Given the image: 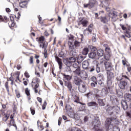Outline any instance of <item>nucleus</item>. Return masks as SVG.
I'll use <instances>...</instances> for the list:
<instances>
[{"label":"nucleus","instance_id":"1","mask_svg":"<svg viewBox=\"0 0 131 131\" xmlns=\"http://www.w3.org/2000/svg\"><path fill=\"white\" fill-rule=\"evenodd\" d=\"M40 82V80L37 77H35L32 79L31 85L33 90L34 91L35 94H37V93H38L37 89H39Z\"/></svg>","mask_w":131,"mask_h":131},{"label":"nucleus","instance_id":"2","mask_svg":"<svg viewBox=\"0 0 131 131\" xmlns=\"http://www.w3.org/2000/svg\"><path fill=\"white\" fill-rule=\"evenodd\" d=\"M12 73L11 74V77L7 79V81L5 82L4 84V86H5V89L8 93V95H10V87H9V81H11L10 84L13 85L14 83H15V81H14V78L13 76H12Z\"/></svg>","mask_w":131,"mask_h":131},{"label":"nucleus","instance_id":"3","mask_svg":"<svg viewBox=\"0 0 131 131\" xmlns=\"http://www.w3.org/2000/svg\"><path fill=\"white\" fill-rule=\"evenodd\" d=\"M66 110L67 111V113L68 116H69L71 118L74 117V114H75V113H74V111L72 110V107H71L70 105H66Z\"/></svg>","mask_w":131,"mask_h":131},{"label":"nucleus","instance_id":"4","mask_svg":"<svg viewBox=\"0 0 131 131\" xmlns=\"http://www.w3.org/2000/svg\"><path fill=\"white\" fill-rule=\"evenodd\" d=\"M77 22L79 26L80 25H82L83 27H86L88 26V24H89V20L82 17H79Z\"/></svg>","mask_w":131,"mask_h":131},{"label":"nucleus","instance_id":"5","mask_svg":"<svg viewBox=\"0 0 131 131\" xmlns=\"http://www.w3.org/2000/svg\"><path fill=\"white\" fill-rule=\"evenodd\" d=\"M19 18H20V17H10V20L8 23V25H9L10 28H11V29H13L14 28V27H15V25L16 24L15 23V20H16V19H17V20H18V19H19Z\"/></svg>","mask_w":131,"mask_h":131},{"label":"nucleus","instance_id":"6","mask_svg":"<svg viewBox=\"0 0 131 131\" xmlns=\"http://www.w3.org/2000/svg\"><path fill=\"white\" fill-rule=\"evenodd\" d=\"M25 93L27 96L29 103L31 104V103H32V101H31V94H30V90H29L28 88H26L25 89Z\"/></svg>","mask_w":131,"mask_h":131},{"label":"nucleus","instance_id":"7","mask_svg":"<svg viewBox=\"0 0 131 131\" xmlns=\"http://www.w3.org/2000/svg\"><path fill=\"white\" fill-rule=\"evenodd\" d=\"M115 120V119H113L112 118H107L105 121V127L106 129H109L110 126L111 125V123L113 122Z\"/></svg>","mask_w":131,"mask_h":131},{"label":"nucleus","instance_id":"8","mask_svg":"<svg viewBox=\"0 0 131 131\" xmlns=\"http://www.w3.org/2000/svg\"><path fill=\"white\" fill-rule=\"evenodd\" d=\"M95 4H96V1L95 0H89V3L87 4L84 5V8H89V9H92L94 8L95 6Z\"/></svg>","mask_w":131,"mask_h":131},{"label":"nucleus","instance_id":"9","mask_svg":"<svg viewBox=\"0 0 131 131\" xmlns=\"http://www.w3.org/2000/svg\"><path fill=\"white\" fill-rule=\"evenodd\" d=\"M118 85L121 90H124L127 86V82L126 81H120Z\"/></svg>","mask_w":131,"mask_h":131},{"label":"nucleus","instance_id":"10","mask_svg":"<svg viewBox=\"0 0 131 131\" xmlns=\"http://www.w3.org/2000/svg\"><path fill=\"white\" fill-rule=\"evenodd\" d=\"M78 90L80 93H85L86 92V87L84 82L82 83V85H79Z\"/></svg>","mask_w":131,"mask_h":131},{"label":"nucleus","instance_id":"11","mask_svg":"<svg viewBox=\"0 0 131 131\" xmlns=\"http://www.w3.org/2000/svg\"><path fill=\"white\" fill-rule=\"evenodd\" d=\"M104 66L106 71H111L112 70V63L111 62L106 61L104 62Z\"/></svg>","mask_w":131,"mask_h":131},{"label":"nucleus","instance_id":"12","mask_svg":"<svg viewBox=\"0 0 131 131\" xmlns=\"http://www.w3.org/2000/svg\"><path fill=\"white\" fill-rule=\"evenodd\" d=\"M73 57H70L69 58L70 59V61L71 62V64H72V63L75 62V61H76V57H77V53L76 52H75L74 53H72Z\"/></svg>","mask_w":131,"mask_h":131},{"label":"nucleus","instance_id":"13","mask_svg":"<svg viewBox=\"0 0 131 131\" xmlns=\"http://www.w3.org/2000/svg\"><path fill=\"white\" fill-rule=\"evenodd\" d=\"M110 100L112 101L113 105H117L119 103V100L115 96L111 95L110 96Z\"/></svg>","mask_w":131,"mask_h":131},{"label":"nucleus","instance_id":"14","mask_svg":"<svg viewBox=\"0 0 131 131\" xmlns=\"http://www.w3.org/2000/svg\"><path fill=\"white\" fill-rule=\"evenodd\" d=\"M54 57L55 58L56 61L57 62L59 65V69H62V65H63V62H62V59L59 58L58 55H55Z\"/></svg>","mask_w":131,"mask_h":131},{"label":"nucleus","instance_id":"15","mask_svg":"<svg viewBox=\"0 0 131 131\" xmlns=\"http://www.w3.org/2000/svg\"><path fill=\"white\" fill-rule=\"evenodd\" d=\"M62 61L68 67H70V66L72 65V63H71V62L70 61V59L68 58H63Z\"/></svg>","mask_w":131,"mask_h":131},{"label":"nucleus","instance_id":"16","mask_svg":"<svg viewBox=\"0 0 131 131\" xmlns=\"http://www.w3.org/2000/svg\"><path fill=\"white\" fill-rule=\"evenodd\" d=\"M74 80V83L76 85H80V83H82L83 82L81 79L77 77H75Z\"/></svg>","mask_w":131,"mask_h":131},{"label":"nucleus","instance_id":"17","mask_svg":"<svg viewBox=\"0 0 131 131\" xmlns=\"http://www.w3.org/2000/svg\"><path fill=\"white\" fill-rule=\"evenodd\" d=\"M37 127L39 130L41 131L45 129V127L43 126V124H42V122H40L39 120H38L37 122Z\"/></svg>","mask_w":131,"mask_h":131},{"label":"nucleus","instance_id":"18","mask_svg":"<svg viewBox=\"0 0 131 131\" xmlns=\"http://www.w3.org/2000/svg\"><path fill=\"white\" fill-rule=\"evenodd\" d=\"M73 100L75 103L80 104L81 105H85V104L82 103L79 101V97L77 96V95H75L73 97Z\"/></svg>","mask_w":131,"mask_h":131},{"label":"nucleus","instance_id":"19","mask_svg":"<svg viewBox=\"0 0 131 131\" xmlns=\"http://www.w3.org/2000/svg\"><path fill=\"white\" fill-rule=\"evenodd\" d=\"M89 66H90V62L88 60H84L82 63V67L83 69H89Z\"/></svg>","mask_w":131,"mask_h":131},{"label":"nucleus","instance_id":"20","mask_svg":"<svg viewBox=\"0 0 131 131\" xmlns=\"http://www.w3.org/2000/svg\"><path fill=\"white\" fill-rule=\"evenodd\" d=\"M93 27H94V24H91L86 29L84 30V32H86V31H88V32L92 34V32L93 31Z\"/></svg>","mask_w":131,"mask_h":131},{"label":"nucleus","instance_id":"21","mask_svg":"<svg viewBox=\"0 0 131 131\" xmlns=\"http://www.w3.org/2000/svg\"><path fill=\"white\" fill-rule=\"evenodd\" d=\"M76 59L77 60L78 64H80V63L84 60V57H83L82 55L79 54L78 56H76Z\"/></svg>","mask_w":131,"mask_h":131},{"label":"nucleus","instance_id":"22","mask_svg":"<svg viewBox=\"0 0 131 131\" xmlns=\"http://www.w3.org/2000/svg\"><path fill=\"white\" fill-rule=\"evenodd\" d=\"M48 65H49L48 62H45L43 65L39 64L38 66V69H39V70H42V71H45V68H47ZM43 67H45V68H43Z\"/></svg>","mask_w":131,"mask_h":131},{"label":"nucleus","instance_id":"23","mask_svg":"<svg viewBox=\"0 0 131 131\" xmlns=\"http://www.w3.org/2000/svg\"><path fill=\"white\" fill-rule=\"evenodd\" d=\"M39 47L41 48V49H43V50H47L48 48V42L45 41V42H39Z\"/></svg>","mask_w":131,"mask_h":131},{"label":"nucleus","instance_id":"24","mask_svg":"<svg viewBox=\"0 0 131 131\" xmlns=\"http://www.w3.org/2000/svg\"><path fill=\"white\" fill-rule=\"evenodd\" d=\"M122 107L124 110H126L127 108H128V106L127 105V101L125 100H122L121 102Z\"/></svg>","mask_w":131,"mask_h":131},{"label":"nucleus","instance_id":"25","mask_svg":"<svg viewBox=\"0 0 131 131\" xmlns=\"http://www.w3.org/2000/svg\"><path fill=\"white\" fill-rule=\"evenodd\" d=\"M125 35L126 37L129 38L131 37V28L130 27H127V29H126Z\"/></svg>","mask_w":131,"mask_h":131},{"label":"nucleus","instance_id":"26","mask_svg":"<svg viewBox=\"0 0 131 131\" xmlns=\"http://www.w3.org/2000/svg\"><path fill=\"white\" fill-rule=\"evenodd\" d=\"M93 125L94 126L96 125V126H100L101 125V121L99 117H97L95 119V120L93 121Z\"/></svg>","mask_w":131,"mask_h":131},{"label":"nucleus","instance_id":"27","mask_svg":"<svg viewBox=\"0 0 131 131\" xmlns=\"http://www.w3.org/2000/svg\"><path fill=\"white\" fill-rule=\"evenodd\" d=\"M62 75L63 76V78L64 80H66L67 81H69V80H71L72 79V77L69 75H66L64 73L62 74Z\"/></svg>","mask_w":131,"mask_h":131},{"label":"nucleus","instance_id":"28","mask_svg":"<svg viewBox=\"0 0 131 131\" xmlns=\"http://www.w3.org/2000/svg\"><path fill=\"white\" fill-rule=\"evenodd\" d=\"M107 79L112 80V79L114 78V73H112V72H110V71H107Z\"/></svg>","mask_w":131,"mask_h":131},{"label":"nucleus","instance_id":"29","mask_svg":"<svg viewBox=\"0 0 131 131\" xmlns=\"http://www.w3.org/2000/svg\"><path fill=\"white\" fill-rule=\"evenodd\" d=\"M97 104L100 107H103L106 105L103 99H98V100H97Z\"/></svg>","mask_w":131,"mask_h":131},{"label":"nucleus","instance_id":"30","mask_svg":"<svg viewBox=\"0 0 131 131\" xmlns=\"http://www.w3.org/2000/svg\"><path fill=\"white\" fill-rule=\"evenodd\" d=\"M9 118H10V115L8 114H5L2 116V121L3 122H6Z\"/></svg>","mask_w":131,"mask_h":131},{"label":"nucleus","instance_id":"31","mask_svg":"<svg viewBox=\"0 0 131 131\" xmlns=\"http://www.w3.org/2000/svg\"><path fill=\"white\" fill-rule=\"evenodd\" d=\"M88 107H98V103L95 101H91L87 103Z\"/></svg>","mask_w":131,"mask_h":131},{"label":"nucleus","instance_id":"32","mask_svg":"<svg viewBox=\"0 0 131 131\" xmlns=\"http://www.w3.org/2000/svg\"><path fill=\"white\" fill-rule=\"evenodd\" d=\"M9 125V126H14L16 130H17V125H16V122H15V120H10Z\"/></svg>","mask_w":131,"mask_h":131},{"label":"nucleus","instance_id":"33","mask_svg":"<svg viewBox=\"0 0 131 131\" xmlns=\"http://www.w3.org/2000/svg\"><path fill=\"white\" fill-rule=\"evenodd\" d=\"M96 56H97V53L94 51H91V53L89 54V57L91 59H95V58H96Z\"/></svg>","mask_w":131,"mask_h":131},{"label":"nucleus","instance_id":"34","mask_svg":"<svg viewBox=\"0 0 131 131\" xmlns=\"http://www.w3.org/2000/svg\"><path fill=\"white\" fill-rule=\"evenodd\" d=\"M68 46H69V50L70 51H72L74 50V45H73V43L70 41H68Z\"/></svg>","mask_w":131,"mask_h":131},{"label":"nucleus","instance_id":"35","mask_svg":"<svg viewBox=\"0 0 131 131\" xmlns=\"http://www.w3.org/2000/svg\"><path fill=\"white\" fill-rule=\"evenodd\" d=\"M81 72V70L80 69V67H78L75 71H73V73L75 75H78L79 76V75H80V72Z\"/></svg>","mask_w":131,"mask_h":131},{"label":"nucleus","instance_id":"36","mask_svg":"<svg viewBox=\"0 0 131 131\" xmlns=\"http://www.w3.org/2000/svg\"><path fill=\"white\" fill-rule=\"evenodd\" d=\"M104 54H105V52L102 49H99L97 51V55L98 57H103Z\"/></svg>","mask_w":131,"mask_h":131},{"label":"nucleus","instance_id":"37","mask_svg":"<svg viewBox=\"0 0 131 131\" xmlns=\"http://www.w3.org/2000/svg\"><path fill=\"white\" fill-rule=\"evenodd\" d=\"M49 21H50V22H52V21H54V23H55V22H57V21H58V24L59 25H60V24H61V17H58L57 19H56L55 18H51L49 20Z\"/></svg>","mask_w":131,"mask_h":131},{"label":"nucleus","instance_id":"38","mask_svg":"<svg viewBox=\"0 0 131 131\" xmlns=\"http://www.w3.org/2000/svg\"><path fill=\"white\" fill-rule=\"evenodd\" d=\"M79 76H80L81 78H84L86 76V72L84 70L81 71Z\"/></svg>","mask_w":131,"mask_h":131},{"label":"nucleus","instance_id":"39","mask_svg":"<svg viewBox=\"0 0 131 131\" xmlns=\"http://www.w3.org/2000/svg\"><path fill=\"white\" fill-rule=\"evenodd\" d=\"M27 6V1H24L19 3V6L20 8H25Z\"/></svg>","mask_w":131,"mask_h":131},{"label":"nucleus","instance_id":"40","mask_svg":"<svg viewBox=\"0 0 131 131\" xmlns=\"http://www.w3.org/2000/svg\"><path fill=\"white\" fill-rule=\"evenodd\" d=\"M82 54L84 56H86L89 54V48L88 47L83 48L82 51Z\"/></svg>","mask_w":131,"mask_h":131},{"label":"nucleus","instance_id":"41","mask_svg":"<svg viewBox=\"0 0 131 131\" xmlns=\"http://www.w3.org/2000/svg\"><path fill=\"white\" fill-rule=\"evenodd\" d=\"M125 99L126 102H131V94H126L125 96Z\"/></svg>","mask_w":131,"mask_h":131},{"label":"nucleus","instance_id":"42","mask_svg":"<svg viewBox=\"0 0 131 131\" xmlns=\"http://www.w3.org/2000/svg\"><path fill=\"white\" fill-rule=\"evenodd\" d=\"M9 19L7 17H0V22H5V23H7L8 22Z\"/></svg>","mask_w":131,"mask_h":131},{"label":"nucleus","instance_id":"43","mask_svg":"<svg viewBox=\"0 0 131 131\" xmlns=\"http://www.w3.org/2000/svg\"><path fill=\"white\" fill-rule=\"evenodd\" d=\"M38 40L39 43V42H45V36H41L39 37V38H37L36 40Z\"/></svg>","mask_w":131,"mask_h":131},{"label":"nucleus","instance_id":"44","mask_svg":"<svg viewBox=\"0 0 131 131\" xmlns=\"http://www.w3.org/2000/svg\"><path fill=\"white\" fill-rule=\"evenodd\" d=\"M94 131H103V128L100 126L95 125L93 127Z\"/></svg>","mask_w":131,"mask_h":131},{"label":"nucleus","instance_id":"45","mask_svg":"<svg viewBox=\"0 0 131 131\" xmlns=\"http://www.w3.org/2000/svg\"><path fill=\"white\" fill-rule=\"evenodd\" d=\"M111 85H112V80H109L107 79V88L108 90H110V89H111Z\"/></svg>","mask_w":131,"mask_h":131},{"label":"nucleus","instance_id":"46","mask_svg":"<svg viewBox=\"0 0 131 131\" xmlns=\"http://www.w3.org/2000/svg\"><path fill=\"white\" fill-rule=\"evenodd\" d=\"M101 22L104 24L108 22V18L106 17H101L100 18Z\"/></svg>","mask_w":131,"mask_h":131},{"label":"nucleus","instance_id":"47","mask_svg":"<svg viewBox=\"0 0 131 131\" xmlns=\"http://www.w3.org/2000/svg\"><path fill=\"white\" fill-rule=\"evenodd\" d=\"M120 27H121V29H122V30H126V29H127V27H130V26H128L127 25H122V24H120Z\"/></svg>","mask_w":131,"mask_h":131},{"label":"nucleus","instance_id":"48","mask_svg":"<svg viewBox=\"0 0 131 131\" xmlns=\"http://www.w3.org/2000/svg\"><path fill=\"white\" fill-rule=\"evenodd\" d=\"M74 47H75V49H77V48H79V47H80V42L77 40H75Z\"/></svg>","mask_w":131,"mask_h":131},{"label":"nucleus","instance_id":"49","mask_svg":"<svg viewBox=\"0 0 131 131\" xmlns=\"http://www.w3.org/2000/svg\"><path fill=\"white\" fill-rule=\"evenodd\" d=\"M67 88L70 92H72V84L71 82H69L68 83Z\"/></svg>","mask_w":131,"mask_h":131},{"label":"nucleus","instance_id":"50","mask_svg":"<svg viewBox=\"0 0 131 131\" xmlns=\"http://www.w3.org/2000/svg\"><path fill=\"white\" fill-rule=\"evenodd\" d=\"M122 63L123 64V65H124V66H125V65H126V66H130V64H129V63H128V62H127L126 61V60H125V59H123L122 60Z\"/></svg>","mask_w":131,"mask_h":131},{"label":"nucleus","instance_id":"51","mask_svg":"<svg viewBox=\"0 0 131 131\" xmlns=\"http://www.w3.org/2000/svg\"><path fill=\"white\" fill-rule=\"evenodd\" d=\"M91 81H93V82H95V83H96V84H98V81L97 80V77H96L95 76H92L91 78Z\"/></svg>","mask_w":131,"mask_h":131},{"label":"nucleus","instance_id":"52","mask_svg":"<svg viewBox=\"0 0 131 131\" xmlns=\"http://www.w3.org/2000/svg\"><path fill=\"white\" fill-rule=\"evenodd\" d=\"M89 48L91 50V52H96L97 51V48L93 46H89Z\"/></svg>","mask_w":131,"mask_h":131},{"label":"nucleus","instance_id":"53","mask_svg":"<svg viewBox=\"0 0 131 131\" xmlns=\"http://www.w3.org/2000/svg\"><path fill=\"white\" fill-rule=\"evenodd\" d=\"M20 72L19 71H17L15 73V75H17L16 77V79L20 81Z\"/></svg>","mask_w":131,"mask_h":131},{"label":"nucleus","instance_id":"54","mask_svg":"<svg viewBox=\"0 0 131 131\" xmlns=\"http://www.w3.org/2000/svg\"><path fill=\"white\" fill-rule=\"evenodd\" d=\"M96 71L97 73H99V72H101V68L99 67V65L98 64H96Z\"/></svg>","mask_w":131,"mask_h":131},{"label":"nucleus","instance_id":"55","mask_svg":"<svg viewBox=\"0 0 131 131\" xmlns=\"http://www.w3.org/2000/svg\"><path fill=\"white\" fill-rule=\"evenodd\" d=\"M93 95V92L90 91L88 93L85 94V96L89 99L91 96Z\"/></svg>","mask_w":131,"mask_h":131},{"label":"nucleus","instance_id":"56","mask_svg":"<svg viewBox=\"0 0 131 131\" xmlns=\"http://www.w3.org/2000/svg\"><path fill=\"white\" fill-rule=\"evenodd\" d=\"M15 95L16 96V98H20V97H21V95L20 94V92H19V91H18V90H15Z\"/></svg>","mask_w":131,"mask_h":131},{"label":"nucleus","instance_id":"57","mask_svg":"<svg viewBox=\"0 0 131 131\" xmlns=\"http://www.w3.org/2000/svg\"><path fill=\"white\" fill-rule=\"evenodd\" d=\"M79 63H77V62H73L72 66L74 68H78V67H80L79 66H78Z\"/></svg>","mask_w":131,"mask_h":131},{"label":"nucleus","instance_id":"58","mask_svg":"<svg viewBox=\"0 0 131 131\" xmlns=\"http://www.w3.org/2000/svg\"><path fill=\"white\" fill-rule=\"evenodd\" d=\"M30 111L32 115H34V114H35V108L30 107Z\"/></svg>","mask_w":131,"mask_h":131},{"label":"nucleus","instance_id":"59","mask_svg":"<svg viewBox=\"0 0 131 131\" xmlns=\"http://www.w3.org/2000/svg\"><path fill=\"white\" fill-rule=\"evenodd\" d=\"M116 79H117V80L121 81V80H122V79H123V78H122V75H120L116 77Z\"/></svg>","mask_w":131,"mask_h":131},{"label":"nucleus","instance_id":"60","mask_svg":"<svg viewBox=\"0 0 131 131\" xmlns=\"http://www.w3.org/2000/svg\"><path fill=\"white\" fill-rule=\"evenodd\" d=\"M43 55L45 59H47V58L48 57V50L47 49L46 50L45 49L44 50Z\"/></svg>","mask_w":131,"mask_h":131},{"label":"nucleus","instance_id":"61","mask_svg":"<svg viewBox=\"0 0 131 131\" xmlns=\"http://www.w3.org/2000/svg\"><path fill=\"white\" fill-rule=\"evenodd\" d=\"M24 75L26 78H29L30 77V75H29V73H28V71H26L25 72Z\"/></svg>","mask_w":131,"mask_h":131},{"label":"nucleus","instance_id":"62","mask_svg":"<svg viewBox=\"0 0 131 131\" xmlns=\"http://www.w3.org/2000/svg\"><path fill=\"white\" fill-rule=\"evenodd\" d=\"M23 80L24 81L23 83L24 85H27L28 84V79H27L26 80H25V78H24Z\"/></svg>","mask_w":131,"mask_h":131},{"label":"nucleus","instance_id":"63","mask_svg":"<svg viewBox=\"0 0 131 131\" xmlns=\"http://www.w3.org/2000/svg\"><path fill=\"white\" fill-rule=\"evenodd\" d=\"M109 17H111V16H112L113 17H115V16H117V14H116V12H115V11H114L113 12V13H109Z\"/></svg>","mask_w":131,"mask_h":131},{"label":"nucleus","instance_id":"64","mask_svg":"<svg viewBox=\"0 0 131 131\" xmlns=\"http://www.w3.org/2000/svg\"><path fill=\"white\" fill-rule=\"evenodd\" d=\"M113 131H120V129L118 126L114 127Z\"/></svg>","mask_w":131,"mask_h":131}]
</instances>
